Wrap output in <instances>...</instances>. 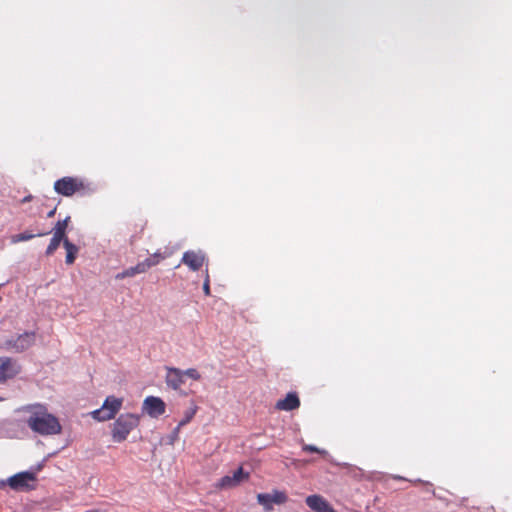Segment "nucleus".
Returning <instances> with one entry per match:
<instances>
[{
	"instance_id": "obj_25",
	"label": "nucleus",
	"mask_w": 512,
	"mask_h": 512,
	"mask_svg": "<svg viewBox=\"0 0 512 512\" xmlns=\"http://www.w3.org/2000/svg\"><path fill=\"white\" fill-rule=\"evenodd\" d=\"M55 212H56V208H54L53 210H51L50 212H48L47 216L48 217H53L55 215Z\"/></svg>"
},
{
	"instance_id": "obj_10",
	"label": "nucleus",
	"mask_w": 512,
	"mask_h": 512,
	"mask_svg": "<svg viewBox=\"0 0 512 512\" xmlns=\"http://www.w3.org/2000/svg\"><path fill=\"white\" fill-rule=\"evenodd\" d=\"M249 473L245 472L242 467H239L233 472V475H226L222 477L216 484L219 489H230L238 486L241 482L248 480Z\"/></svg>"
},
{
	"instance_id": "obj_5",
	"label": "nucleus",
	"mask_w": 512,
	"mask_h": 512,
	"mask_svg": "<svg viewBox=\"0 0 512 512\" xmlns=\"http://www.w3.org/2000/svg\"><path fill=\"white\" fill-rule=\"evenodd\" d=\"M123 404L122 398L115 396H108L101 408L92 412L93 418L98 421H107L113 419L119 412Z\"/></svg>"
},
{
	"instance_id": "obj_28",
	"label": "nucleus",
	"mask_w": 512,
	"mask_h": 512,
	"mask_svg": "<svg viewBox=\"0 0 512 512\" xmlns=\"http://www.w3.org/2000/svg\"><path fill=\"white\" fill-rule=\"evenodd\" d=\"M1 401H3V398H2V397H0V402H1Z\"/></svg>"
},
{
	"instance_id": "obj_19",
	"label": "nucleus",
	"mask_w": 512,
	"mask_h": 512,
	"mask_svg": "<svg viewBox=\"0 0 512 512\" xmlns=\"http://www.w3.org/2000/svg\"><path fill=\"white\" fill-rule=\"evenodd\" d=\"M198 407L197 405L193 404L188 410L184 413V418L179 422L178 426L176 427V432L179 431V429L186 424H188L195 414L197 413Z\"/></svg>"
},
{
	"instance_id": "obj_2",
	"label": "nucleus",
	"mask_w": 512,
	"mask_h": 512,
	"mask_svg": "<svg viewBox=\"0 0 512 512\" xmlns=\"http://www.w3.org/2000/svg\"><path fill=\"white\" fill-rule=\"evenodd\" d=\"M53 188L57 194L65 197L86 196L94 192V187L90 182L81 177L73 176H65L56 180Z\"/></svg>"
},
{
	"instance_id": "obj_16",
	"label": "nucleus",
	"mask_w": 512,
	"mask_h": 512,
	"mask_svg": "<svg viewBox=\"0 0 512 512\" xmlns=\"http://www.w3.org/2000/svg\"><path fill=\"white\" fill-rule=\"evenodd\" d=\"M63 246L66 249L65 262H66V264L71 265L74 263L79 249L76 245L71 243L68 239L64 240Z\"/></svg>"
},
{
	"instance_id": "obj_17",
	"label": "nucleus",
	"mask_w": 512,
	"mask_h": 512,
	"mask_svg": "<svg viewBox=\"0 0 512 512\" xmlns=\"http://www.w3.org/2000/svg\"><path fill=\"white\" fill-rule=\"evenodd\" d=\"M69 220H70V217H66L64 220H59L54 227L53 236H55L63 241L65 239H68L66 237V229H67Z\"/></svg>"
},
{
	"instance_id": "obj_6",
	"label": "nucleus",
	"mask_w": 512,
	"mask_h": 512,
	"mask_svg": "<svg viewBox=\"0 0 512 512\" xmlns=\"http://www.w3.org/2000/svg\"><path fill=\"white\" fill-rule=\"evenodd\" d=\"M36 476L32 472H20L8 479V485L16 491H29L35 488Z\"/></svg>"
},
{
	"instance_id": "obj_9",
	"label": "nucleus",
	"mask_w": 512,
	"mask_h": 512,
	"mask_svg": "<svg viewBox=\"0 0 512 512\" xmlns=\"http://www.w3.org/2000/svg\"><path fill=\"white\" fill-rule=\"evenodd\" d=\"M143 412L147 413L152 418H158L163 415L166 411L165 402L155 396H148L144 399L142 405Z\"/></svg>"
},
{
	"instance_id": "obj_13",
	"label": "nucleus",
	"mask_w": 512,
	"mask_h": 512,
	"mask_svg": "<svg viewBox=\"0 0 512 512\" xmlns=\"http://www.w3.org/2000/svg\"><path fill=\"white\" fill-rule=\"evenodd\" d=\"M184 373L179 368H167L166 384L173 390H178L184 384Z\"/></svg>"
},
{
	"instance_id": "obj_12",
	"label": "nucleus",
	"mask_w": 512,
	"mask_h": 512,
	"mask_svg": "<svg viewBox=\"0 0 512 512\" xmlns=\"http://www.w3.org/2000/svg\"><path fill=\"white\" fill-rule=\"evenodd\" d=\"M205 261V255L201 251H186L182 257V263L187 265L191 270H199Z\"/></svg>"
},
{
	"instance_id": "obj_20",
	"label": "nucleus",
	"mask_w": 512,
	"mask_h": 512,
	"mask_svg": "<svg viewBox=\"0 0 512 512\" xmlns=\"http://www.w3.org/2000/svg\"><path fill=\"white\" fill-rule=\"evenodd\" d=\"M63 242V240L53 236L50 240V243L46 249V255L50 256L52 255L59 247L60 243Z\"/></svg>"
},
{
	"instance_id": "obj_26",
	"label": "nucleus",
	"mask_w": 512,
	"mask_h": 512,
	"mask_svg": "<svg viewBox=\"0 0 512 512\" xmlns=\"http://www.w3.org/2000/svg\"><path fill=\"white\" fill-rule=\"evenodd\" d=\"M31 199H32V196H31V195H29V196L24 197V199L22 200V202H28V201H30Z\"/></svg>"
},
{
	"instance_id": "obj_11",
	"label": "nucleus",
	"mask_w": 512,
	"mask_h": 512,
	"mask_svg": "<svg viewBox=\"0 0 512 512\" xmlns=\"http://www.w3.org/2000/svg\"><path fill=\"white\" fill-rule=\"evenodd\" d=\"M157 265V261H152V258H146L144 261L139 262L133 267H129L116 275V279H124L133 277L137 274L145 273L149 268Z\"/></svg>"
},
{
	"instance_id": "obj_4",
	"label": "nucleus",
	"mask_w": 512,
	"mask_h": 512,
	"mask_svg": "<svg viewBox=\"0 0 512 512\" xmlns=\"http://www.w3.org/2000/svg\"><path fill=\"white\" fill-rule=\"evenodd\" d=\"M35 340L36 334L34 332H25L0 340V348L11 353H22L33 346Z\"/></svg>"
},
{
	"instance_id": "obj_1",
	"label": "nucleus",
	"mask_w": 512,
	"mask_h": 512,
	"mask_svg": "<svg viewBox=\"0 0 512 512\" xmlns=\"http://www.w3.org/2000/svg\"><path fill=\"white\" fill-rule=\"evenodd\" d=\"M29 415L25 420L27 426L41 436L58 435L62 432L59 419L51 414L42 404H33L24 407Z\"/></svg>"
},
{
	"instance_id": "obj_24",
	"label": "nucleus",
	"mask_w": 512,
	"mask_h": 512,
	"mask_svg": "<svg viewBox=\"0 0 512 512\" xmlns=\"http://www.w3.org/2000/svg\"><path fill=\"white\" fill-rule=\"evenodd\" d=\"M149 258H152V261H157L158 264L161 260L165 259V256L162 255L161 253H154Z\"/></svg>"
},
{
	"instance_id": "obj_22",
	"label": "nucleus",
	"mask_w": 512,
	"mask_h": 512,
	"mask_svg": "<svg viewBox=\"0 0 512 512\" xmlns=\"http://www.w3.org/2000/svg\"><path fill=\"white\" fill-rule=\"evenodd\" d=\"M302 449H303V451H306V452L320 453V454L326 453L324 450H321V449L317 448L316 446L310 445V444L303 445Z\"/></svg>"
},
{
	"instance_id": "obj_23",
	"label": "nucleus",
	"mask_w": 512,
	"mask_h": 512,
	"mask_svg": "<svg viewBox=\"0 0 512 512\" xmlns=\"http://www.w3.org/2000/svg\"><path fill=\"white\" fill-rule=\"evenodd\" d=\"M203 291H204L205 295H207V296L210 295V280H209L208 274L206 275L205 281L203 283Z\"/></svg>"
},
{
	"instance_id": "obj_14",
	"label": "nucleus",
	"mask_w": 512,
	"mask_h": 512,
	"mask_svg": "<svg viewBox=\"0 0 512 512\" xmlns=\"http://www.w3.org/2000/svg\"><path fill=\"white\" fill-rule=\"evenodd\" d=\"M300 406V399L295 392H289L284 399L276 402V409L280 411H292L298 409Z\"/></svg>"
},
{
	"instance_id": "obj_15",
	"label": "nucleus",
	"mask_w": 512,
	"mask_h": 512,
	"mask_svg": "<svg viewBox=\"0 0 512 512\" xmlns=\"http://www.w3.org/2000/svg\"><path fill=\"white\" fill-rule=\"evenodd\" d=\"M306 504L316 512H337L320 495H310L306 498Z\"/></svg>"
},
{
	"instance_id": "obj_21",
	"label": "nucleus",
	"mask_w": 512,
	"mask_h": 512,
	"mask_svg": "<svg viewBox=\"0 0 512 512\" xmlns=\"http://www.w3.org/2000/svg\"><path fill=\"white\" fill-rule=\"evenodd\" d=\"M183 373H184V376H187L195 381H198L201 379V374L195 368H189L187 370H184Z\"/></svg>"
},
{
	"instance_id": "obj_27",
	"label": "nucleus",
	"mask_w": 512,
	"mask_h": 512,
	"mask_svg": "<svg viewBox=\"0 0 512 512\" xmlns=\"http://www.w3.org/2000/svg\"><path fill=\"white\" fill-rule=\"evenodd\" d=\"M86 512H99L98 510H89V511H86Z\"/></svg>"
},
{
	"instance_id": "obj_3",
	"label": "nucleus",
	"mask_w": 512,
	"mask_h": 512,
	"mask_svg": "<svg viewBox=\"0 0 512 512\" xmlns=\"http://www.w3.org/2000/svg\"><path fill=\"white\" fill-rule=\"evenodd\" d=\"M141 416L133 413L121 414L113 423L111 434L115 442H123L132 430L138 427Z\"/></svg>"
},
{
	"instance_id": "obj_18",
	"label": "nucleus",
	"mask_w": 512,
	"mask_h": 512,
	"mask_svg": "<svg viewBox=\"0 0 512 512\" xmlns=\"http://www.w3.org/2000/svg\"><path fill=\"white\" fill-rule=\"evenodd\" d=\"M47 233L44 232V233H37V234H32L28 231H25L23 233H19V234H16V235H13L11 237V242L16 244V243H19V242H23V241H28V240H31L33 239L34 237H41V236H44L46 235Z\"/></svg>"
},
{
	"instance_id": "obj_7",
	"label": "nucleus",
	"mask_w": 512,
	"mask_h": 512,
	"mask_svg": "<svg viewBox=\"0 0 512 512\" xmlns=\"http://www.w3.org/2000/svg\"><path fill=\"white\" fill-rule=\"evenodd\" d=\"M21 372V365L11 357H0V384L15 378Z\"/></svg>"
},
{
	"instance_id": "obj_8",
	"label": "nucleus",
	"mask_w": 512,
	"mask_h": 512,
	"mask_svg": "<svg viewBox=\"0 0 512 512\" xmlns=\"http://www.w3.org/2000/svg\"><path fill=\"white\" fill-rule=\"evenodd\" d=\"M288 497L285 492L273 490L272 493H260L257 495V501L264 507L266 512L273 510V504H284Z\"/></svg>"
}]
</instances>
